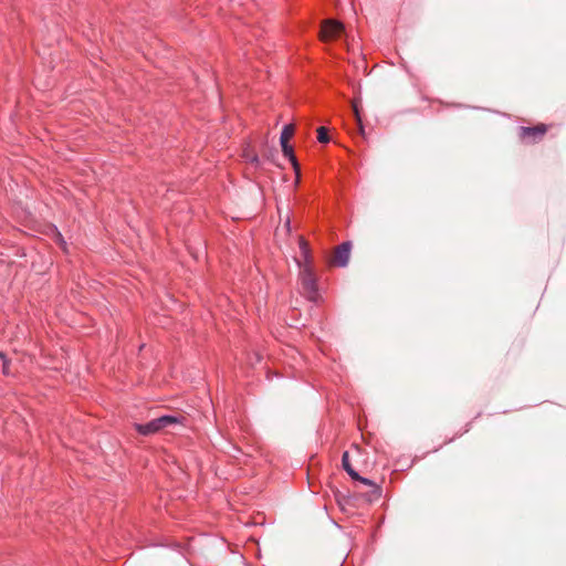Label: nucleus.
Wrapping results in <instances>:
<instances>
[{"label": "nucleus", "instance_id": "1", "mask_svg": "<svg viewBox=\"0 0 566 566\" xmlns=\"http://www.w3.org/2000/svg\"><path fill=\"white\" fill-rule=\"evenodd\" d=\"M300 281L303 295L312 302L318 298L316 276L311 264H301Z\"/></svg>", "mask_w": 566, "mask_h": 566}, {"label": "nucleus", "instance_id": "2", "mask_svg": "<svg viewBox=\"0 0 566 566\" xmlns=\"http://www.w3.org/2000/svg\"><path fill=\"white\" fill-rule=\"evenodd\" d=\"M179 422H180V419L177 417L163 416V417L156 418L145 424L136 423L135 428L140 434L149 436V434H154V433L158 432L159 430H161L163 428H165L167 426H170L174 423H179Z\"/></svg>", "mask_w": 566, "mask_h": 566}, {"label": "nucleus", "instance_id": "3", "mask_svg": "<svg viewBox=\"0 0 566 566\" xmlns=\"http://www.w3.org/2000/svg\"><path fill=\"white\" fill-rule=\"evenodd\" d=\"M548 130L545 124H537L534 127L522 126L518 129V136L523 143L535 144L542 140Z\"/></svg>", "mask_w": 566, "mask_h": 566}, {"label": "nucleus", "instance_id": "4", "mask_svg": "<svg viewBox=\"0 0 566 566\" xmlns=\"http://www.w3.org/2000/svg\"><path fill=\"white\" fill-rule=\"evenodd\" d=\"M344 30V25L335 20H325L322 24L321 29V40L322 41H332L340 35Z\"/></svg>", "mask_w": 566, "mask_h": 566}, {"label": "nucleus", "instance_id": "5", "mask_svg": "<svg viewBox=\"0 0 566 566\" xmlns=\"http://www.w3.org/2000/svg\"><path fill=\"white\" fill-rule=\"evenodd\" d=\"M350 243L344 242L335 249L332 263L337 266H346L350 256Z\"/></svg>", "mask_w": 566, "mask_h": 566}, {"label": "nucleus", "instance_id": "6", "mask_svg": "<svg viewBox=\"0 0 566 566\" xmlns=\"http://www.w3.org/2000/svg\"><path fill=\"white\" fill-rule=\"evenodd\" d=\"M342 464H343L344 470L348 473V475L352 479H360V475L353 469V467H352V464L349 462V454H348L347 451H345L343 453Z\"/></svg>", "mask_w": 566, "mask_h": 566}, {"label": "nucleus", "instance_id": "7", "mask_svg": "<svg viewBox=\"0 0 566 566\" xmlns=\"http://www.w3.org/2000/svg\"><path fill=\"white\" fill-rule=\"evenodd\" d=\"M368 488H370V496L374 499H378L380 496V488L371 480L360 476V479H354Z\"/></svg>", "mask_w": 566, "mask_h": 566}, {"label": "nucleus", "instance_id": "8", "mask_svg": "<svg viewBox=\"0 0 566 566\" xmlns=\"http://www.w3.org/2000/svg\"><path fill=\"white\" fill-rule=\"evenodd\" d=\"M281 147H282L283 155L290 159L294 169L296 170V172H298L300 167H298L297 160L294 156L292 146L289 145V143H286V144H281Z\"/></svg>", "mask_w": 566, "mask_h": 566}, {"label": "nucleus", "instance_id": "9", "mask_svg": "<svg viewBox=\"0 0 566 566\" xmlns=\"http://www.w3.org/2000/svg\"><path fill=\"white\" fill-rule=\"evenodd\" d=\"M294 132H295V127L293 124L285 125L281 133L280 143L281 144L289 143V140L293 137Z\"/></svg>", "mask_w": 566, "mask_h": 566}, {"label": "nucleus", "instance_id": "10", "mask_svg": "<svg viewBox=\"0 0 566 566\" xmlns=\"http://www.w3.org/2000/svg\"><path fill=\"white\" fill-rule=\"evenodd\" d=\"M298 244H300V249L303 254V258H304L303 264H311V254H310L308 243L302 237H300Z\"/></svg>", "mask_w": 566, "mask_h": 566}, {"label": "nucleus", "instance_id": "11", "mask_svg": "<svg viewBox=\"0 0 566 566\" xmlns=\"http://www.w3.org/2000/svg\"><path fill=\"white\" fill-rule=\"evenodd\" d=\"M317 140L319 143H327L329 142L328 130L326 127L321 126L317 128Z\"/></svg>", "mask_w": 566, "mask_h": 566}, {"label": "nucleus", "instance_id": "12", "mask_svg": "<svg viewBox=\"0 0 566 566\" xmlns=\"http://www.w3.org/2000/svg\"><path fill=\"white\" fill-rule=\"evenodd\" d=\"M243 157L245 158L247 161H250L252 164H258L259 163L258 155L255 153H253V151L244 150Z\"/></svg>", "mask_w": 566, "mask_h": 566}, {"label": "nucleus", "instance_id": "13", "mask_svg": "<svg viewBox=\"0 0 566 566\" xmlns=\"http://www.w3.org/2000/svg\"><path fill=\"white\" fill-rule=\"evenodd\" d=\"M353 109H354V114H355V117H356L358 126H359V132L361 135H364V127L361 124V118H360L359 111H358L356 103H353Z\"/></svg>", "mask_w": 566, "mask_h": 566}, {"label": "nucleus", "instance_id": "14", "mask_svg": "<svg viewBox=\"0 0 566 566\" xmlns=\"http://www.w3.org/2000/svg\"><path fill=\"white\" fill-rule=\"evenodd\" d=\"M0 359L2 360V371H3V374L9 375L10 374L9 360L6 358V355L2 352H0Z\"/></svg>", "mask_w": 566, "mask_h": 566}]
</instances>
